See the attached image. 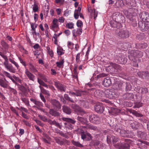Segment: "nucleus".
<instances>
[{
	"label": "nucleus",
	"instance_id": "1",
	"mask_svg": "<svg viewBox=\"0 0 149 149\" xmlns=\"http://www.w3.org/2000/svg\"><path fill=\"white\" fill-rule=\"evenodd\" d=\"M61 119L64 121L66 122L64 124L66 128L70 130L73 129L74 126L72 124H74L76 121L74 120L71 118L63 117Z\"/></svg>",
	"mask_w": 149,
	"mask_h": 149
},
{
	"label": "nucleus",
	"instance_id": "2",
	"mask_svg": "<svg viewBox=\"0 0 149 149\" xmlns=\"http://www.w3.org/2000/svg\"><path fill=\"white\" fill-rule=\"evenodd\" d=\"M130 55L128 57L129 59L134 61L136 58L141 57L143 55L142 53L138 50H131L130 51Z\"/></svg>",
	"mask_w": 149,
	"mask_h": 149
},
{
	"label": "nucleus",
	"instance_id": "3",
	"mask_svg": "<svg viewBox=\"0 0 149 149\" xmlns=\"http://www.w3.org/2000/svg\"><path fill=\"white\" fill-rule=\"evenodd\" d=\"M130 33L126 29H121L119 30L117 33L118 38L122 39L128 38L130 36Z\"/></svg>",
	"mask_w": 149,
	"mask_h": 149
},
{
	"label": "nucleus",
	"instance_id": "4",
	"mask_svg": "<svg viewBox=\"0 0 149 149\" xmlns=\"http://www.w3.org/2000/svg\"><path fill=\"white\" fill-rule=\"evenodd\" d=\"M125 141L127 143H122L121 142L118 143L114 145V146L119 149H129L130 147L129 143L130 140L127 139H125Z\"/></svg>",
	"mask_w": 149,
	"mask_h": 149
},
{
	"label": "nucleus",
	"instance_id": "5",
	"mask_svg": "<svg viewBox=\"0 0 149 149\" xmlns=\"http://www.w3.org/2000/svg\"><path fill=\"white\" fill-rule=\"evenodd\" d=\"M104 93L106 96L110 99H113L117 97V94L114 90L107 89L105 90Z\"/></svg>",
	"mask_w": 149,
	"mask_h": 149
},
{
	"label": "nucleus",
	"instance_id": "6",
	"mask_svg": "<svg viewBox=\"0 0 149 149\" xmlns=\"http://www.w3.org/2000/svg\"><path fill=\"white\" fill-rule=\"evenodd\" d=\"M90 146H93L96 149H102L103 148V143L97 140H93L90 143Z\"/></svg>",
	"mask_w": 149,
	"mask_h": 149
},
{
	"label": "nucleus",
	"instance_id": "7",
	"mask_svg": "<svg viewBox=\"0 0 149 149\" xmlns=\"http://www.w3.org/2000/svg\"><path fill=\"white\" fill-rule=\"evenodd\" d=\"M119 140V138L117 136L112 135L111 136H107V141L108 144L112 143L114 145L116 144V143Z\"/></svg>",
	"mask_w": 149,
	"mask_h": 149
},
{
	"label": "nucleus",
	"instance_id": "8",
	"mask_svg": "<svg viewBox=\"0 0 149 149\" xmlns=\"http://www.w3.org/2000/svg\"><path fill=\"white\" fill-rule=\"evenodd\" d=\"M89 116V120L91 123L96 124H98L100 123V118L97 115L91 114Z\"/></svg>",
	"mask_w": 149,
	"mask_h": 149
},
{
	"label": "nucleus",
	"instance_id": "9",
	"mask_svg": "<svg viewBox=\"0 0 149 149\" xmlns=\"http://www.w3.org/2000/svg\"><path fill=\"white\" fill-rule=\"evenodd\" d=\"M71 108L76 112H79L82 114L86 113V112L79 105L76 104H70Z\"/></svg>",
	"mask_w": 149,
	"mask_h": 149
},
{
	"label": "nucleus",
	"instance_id": "10",
	"mask_svg": "<svg viewBox=\"0 0 149 149\" xmlns=\"http://www.w3.org/2000/svg\"><path fill=\"white\" fill-rule=\"evenodd\" d=\"M61 138L60 137H56L54 138V140L57 143L60 145L69 144L70 142L69 141L65 139H63L62 140H61Z\"/></svg>",
	"mask_w": 149,
	"mask_h": 149
},
{
	"label": "nucleus",
	"instance_id": "11",
	"mask_svg": "<svg viewBox=\"0 0 149 149\" xmlns=\"http://www.w3.org/2000/svg\"><path fill=\"white\" fill-rule=\"evenodd\" d=\"M51 103L54 108L56 110H59L61 108V104L60 102L56 99H52Z\"/></svg>",
	"mask_w": 149,
	"mask_h": 149
},
{
	"label": "nucleus",
	"instance_id": "12",
	"mask_svg": "<svg viewBox=\"0 0 149 149\" xmlns=\"http://www.w3.org/2000/svg\"><path fill=\"white\" fill-rule=\"evenodd\" d=\"M138 76L142 79H149V72L148 71L139 72L137 73Z\"/></svg>",
	"mask_w": 149,
	"mask_h": 149
},
{
	"label": "nucleus",
	"instance_id": "13",
	"mask_svg": "<svg viewBox=\"0 0 149 149\" xmlns=\"http://www.w3.org/2000/svg\"><path fill=\"white\" fill-rule=\"evenodd\" d=\"M138 26L140 29L143 32L147 31L149 28L148 24H146L141 21L139 22Z\"/></svg>",
	"mask_w": 149,
	"mask_h": 149
},
{
	"label": "nucleus",
	"instance_id": "14",
	"mask_svg": "<svg viewBox=\"0 0 149 149\" xmlns=\"http://www.w3.org/2000/svg\"><path fill=\"white\" fill-rule=\"evenodd\" d=\"M140 18L143 21L149 22V14L146 12H143L140 15Z\"/></svg>",
	"mask_w": 149,
	"mask_h": 149
},
{
	"label": "nucleus",
	"instance_id": "15",
	"mask_svg": "<svg viewBox=\"0 0 149 149\" xmlns=\"http://www.w3.org/2000/svg\"><path fill=\"white\" fill-rule=\"evenodd\" d=\"M54 85L61 92H65L66 90V86L61 84L59 82L54 81Z\"/></svg>",
	"mask_w": 149,
	"mask_h": 149
},
{
	"label": "nucleus",
	"instance_id": "16",
	"mask_svg": "<svg viewBox=\"0 0 149 149\" xmlns=\"http://www.w3.org/2000/svg\"><path fill=\"white\" fill-rule=\"evenodd\" d=\"M116 58L118 60V62L121 64H124L127 61V58H125L124 56L121 55L116 56Z\"/></svg>",
	"mask_w": 149,
	"mask_h": 149
},
{
	"label": "nucleus",
	"instance_id": "17",
	"mask_svg": "<svg viewBox=\"0 0 149 149\" xmlns=\"http://www.w3.org/2000/svg\"><path fill=\"white\" fill-rule=\"evenodd\" d=\"M116 131L118 132L122 136L127 137L129 136L128 134L129 131L127 130L126 131L124 129L118 128L116 130Z\"/></svg>",
	"mask_w": 149,
	"mask_h": 149
},
{
	"label": "nucleus",
	"instance_id": "18",
	"mask_svg": "<svg viewBox=\"0 0 149 149\" xmlns=\"http://www.w3.org/2000/svg\"><path fill=\"white\" fill-rule=\"evenodd\" d=\"M95 109L98 113H101L103 112L104 107L101 104H96L95 106Z\"/></svg>",
	"mask_w": 149,
	"mask_h": 149
},
{
	"label": "nucleus",
	"instance_id": "19",
	"mask_svg": "<svg viewBox=\"0 0 149 149\" xmlns=\"http://www.w3.org/2000/svg\"><path fill=\"white\" fill-rule=\"evenodd\" d=\"M116 21L118 23V24L119 25V26H122L121 24L125 22V17L124 16L121 15L120 16H119V17H118V18H116Z\"/></svg>",
	"mask_w": 149,
	"mask_h": 149
},
{
	"label": "nucleus",
	"instance_id": "20",
	"mask_svg": "<svg viewBox=\"0 0 149 149\" xmlns=\"http://www.w3.org/2000/svg\"><path fill=\"white\" fill-rule=\"evenodd\" d=\"M123 97L126 100H132L134 98V95L132 93H127L123 95Z\"/></svg>",
	"mask_w": 149,
	"mask_h": 149
},
{
	"label": "nucleus",
	"instance_id": "21",
	"mask_svg": "<svg viewBox=\"0 0 149 149\" xmlns=\"http://www.w3.org/2000/svg\"><path fill=\"white\" fill-rule=\"evenodd\" d=\"M104 94V91L102 90H97L94 93V95L97 98H100L103 96Z\"/></svg>",
	"mask_w": 149,
	"mask_h": 149
},
{
	"label": "nucleus",
	"instance_id": "22",
	"mask_svg": "<svg viewBox=\"0 0 149 149\" xmlns=\"http://www.w3.org/2000/svg\"><path fill=\"white\" fill-rule=\"evenodd\" d=\"M103 85L106 87H108L111 84V79L107 77L105 78L103 81Z\"/></svg>",
	"mask_w": 149,
	"mask_h": 149
},
{
	"label": "nucleus",
	"instance_id": "23",
	"mask_svg": "<svg viewBox=\"0 0 149 149\" xmlns=\"http://www.w3.org/2000/svg\"><path fill=\"white\" fill-rule=\"evenodd\" d=\"M25 73L30 80L33 81H34L35 78V76L31 73L30 72V71H28L27 69H26Z\"/></svg>",
	"mask_w": 149,
	"mask_h": 149
},
{
	"label": "nucleus",
	"instance_id": "24",
	"mask_svg": "<svg viewBox=\"0 0 149 149\" xmlns=\"http://www.w3.org/2000/svg\"><path fill=\"white\" fill-rule=\"evenodd\" d=\"M49 113L51 115L55 117H59L61 114L59 112L53 109H50L49 110Z\"/></svg>",
	"mask_w": 149,
	"mask_h": 149
},
{
	"label": "nucleus",
	"instance_id": "25",
	"mask_svg": "<svg viewBox=\"0 0 149 149\" xmlns=\"http://www.w3.org/2000/svg\"><path fill=\"white\" fill-rule=\"evenodd\" d=\"M35 105H34L33 106L34 108H37L39 110H41L43 112L44 111V110L40 108L41 107L43 106V104L41 102L37 100L35 104Z\"/></svg>",
	"mask_w": 149,
	"mask_h": 149
},
{
	"label": "nucleus",
	"instance_id": "26",
	"mask_svg": "<svg viewBox=\"0 0 149 149\" xmlns=\"http://www.w3.org/2000/svg\"><path fill=\"white\" fill-rule=\"evenodd\" d=\"M62 110L64 112L68 115L70 114L72 112L71 109L69 107L65 105L62 106Z\"/></svg>",
	"mask_w": 149,
	"mask_h": 149
},
{
	"label": "nucleus",
	"instance_id": "27",
	"mask_svg": "<svg viewBox=\"0 0 149 149\" xmlns=\"http://www.w3.org/2000/svg\"><path fill=\"white\" fill-rule=\"evenodd\" d=\"M110 24L111 26L113 27L119 28L122 27L119 26V25L118 24V23L115 19V20H113L110 21Z\"/></svg>",
	"mask_w": 149,
	"mask_h": 149
},
{
	"label": "nucleus",
	"instance_id": "28",
	"mask_svg": "<svg viewBox=\"0 0 149 149\" xmlns=\"http://www.w3.org/2000/svg\"><path fill=\"white\" fill-rule=\"evenodd\" d=\"M84 127L86 128L87 129H89L92 130H97V127L95 126H94L93 125L90 124H86Z\"/></svg>",
	"mask_w": 149,
	"mask_h": 149
},
{
	"label": "nucleus",
	"instance_id": "29",
	"mask_svg": "<svg viewBox=\"0 0 149 149\" xmlns=\"http://www.w3.org/2000/svg\"><path fill=\"white\" fill-rule=\"evenodd\" d=\"M140 124L136 121H134L131 124V127L134 130H136L139 127Z\"/></svg>",
	"mask_w": 149,
	"mask_h": 149
},
{
	"label": "nucleus",
	"instance_id": "30",
	"mask_svg": "<svg viewBox=\"0 0 149 149\" xmlns=\"http://www.w3.org/2000/svg\"><path fill=\"white\" fill-rule=\"evenodd\" d=\"M58 20L57 19L54 18L53 19L52 25V29H54L56 28H58Z\"/></svg>",
	"mask_w": 149,
	"mask_h": 149
},
{
	"label": "nucleus",
	"instance_id": "31",
	"mask_svg": "<svg viewBox=\"0 0 149 149\" xmlns=\"http://www.w3.org/2000/svg\"><path fill=\"white\" fill-rule=\"evenodd\" d=\"M28 65L29 70L31 72L34 73H35L38 72V70L36 69V67H34L31 63H29L28 64Z\"/></svg>",
	"mask_w": 149,
	"mask_h": 149
},
{
	"label": "nucleus",
	"instance_id": "32",
	"mask_svg": "<svg viewBox=\"0 0 149 149\" xmlns=\"http://www.w3.org/2000/svg\"><path fill=\"white\" fill-rule=\"evenodd\" d=\"M137 135L139 137L143 139H146V134L143 132L140 131L137 132Z\"/></svg>",
	"mask_w": 149,
	"mask_h": 149
},
{
	"label": "nucleus",
	"instance_id": "33",
	"mask_svg": "<svg viewBox=\"0 0 149 149\" xmlns=\"http://www.w3.org/2000/svg\"><path fill=\"white\" fill-rule=\"evenodd\" d=\"M111 66L113 68L115 69L114 72H117V70H122V68L121 66L116 63H112Z\"/></svg>",
	"mask_w": 149,
	"mask_h": 149
},
{
	"label": "nucleus",
	"instance_id": "34",
	"mask_svg": "<svg viewBox=\"0 0 149 149\" xmlns=\"http://www.w3.org/2000/svg\"><path fill=\"white\" fill-rule=\"evenodd\" d=\"M82 32V29H78L77 31H76L75 29L72 30V33L73 36L76 37L77 35H80Z\"/></svg>",
	"mask_w": 149,
	"mask_h": 149
},
{
	"label": "nucleus",
	"instance_id": "35",
	"mask_svg": "<svg viewBox=\"0 0 149 149\" xmlns=\"http://www.w3.org/2000/svg\"><path fill=\"white\" fill-rule=\"evenodd\" d=\"M86 93L85 91H83L79 90L75 91L76 96H81L82 95H85Z\"/></svg>",
	"mask_w": 149,
	"mask_h": 149
},
{
	"label": "nucleus",
	"instance_id": "36",
	"mask_svg": "<svg viewBox=\"0 0 149 149\" xmlns=\"http://www.w3.org/2000/svg\"><path fill=\"white\" fill-rule=\"evenodd\" d=\"M39 87L40 88L41 91L42 93L48 96L50 95L49 91L45 89L43 87H41L40 85L39 86Z\"/></svg>",
	"mask_w": 149,
	"mask_h": 149
},
{
	"label": "nucleus",
	"instance_id": "37",
	"mask_svg": "<svg viewBox=\"0 0 149 149\" xmlns=\"http://www.w3.org/2000/svg\"><path fill=\"white\" fill-rule=\"evenodd\" d=\"M123 84L121 82L119 81L116 83L114 85V87L116 90L120 89L122 88Z\"/></svg>",
	"mask_w": 149,
	"mask_h": 149
},
{
	"label": "nucleus",
	"instance_id": "38",
	"mask_svg": "<svg viewBox=\"0 0 149 149\" xmlns=\"http://www.w3.org/2000/svg\"><path fill=\"white\" fill-rule=\"evenodd\" d=\"M71 141L72 144L77 147L80 148H82L84 147V146L78 141H75L74 140H72Z\"/></svg>",
	"mask_w": 149,
	"mask_h": 149
},
{
	"label": "nucleus",
	"instance_id": "39",
	"mask_svg": "<svg viewBox=\"0 0 149 149\" xmlns=\"http://www.w3.org/2000/svg\"><path fill=\"white\" fill-rule=\"evenodd\" d=\"M0 86L4 88H6L7 87V84L2 79H0Z\"/></svg>",
	"mask_w": 149,
	"mask_h": 149
},
{
	"label": "nucleus",
	"instance_id": "40",
	"mask_svg": "<svg viewBox=\"0 0 149 149\" xmlns=\"http://www.w3.org/2000/svg\"><path fill=\"white\" fill-rule=\"evenodd\" d=\"M139 92L143 94H144L148 92V90L146 88H143L141 87L139 89Z\"/></svg>",
	"mask_w": 149,
	"mask_h": 149
},
{
	"label": "nucleus",
	"instance_id": "41",
	"mask_svg": "<svg viewBox=\"0 0 149 149\" xmlns=\"http://www.w3.org/2000/svg\"><path fill=\"white\" fill-rule=\"evenodd\" d=\"M80 133L82 139L84 140L87 138L86 133L83 130H80Z\"/></svg>",
	"mask_w": 149,
	"mask_h": 149
},
{
	"label": "nucleus",
	"instance_id": "42",
	"mask_svg": "<svg viewBox=\"0 0 149 149\" xmlns=\"http://www.w3.org/2000/svg\"><path fill=\"white\" fill-rule=\"evenodd\" d=\"M21 99L26 106H30V105L29 103V101L28 99H26V98H24L22 97H21Z\"/></svg>",
	"mask_w": 149,
	"mask_h": 149
},
{
	"label": "nucleus",
	"instance_id": "43",
	"mask_svg": "<svg viewBox=\"0 0 149 149\" xmlns=\"http://www.w3.org/2000/svg\"><path fill=\"white\" fill-rule=\"evenodd\" d=\"M6 69L10 72L13 73H15L16 72L15 69L13 67L12 65H9V66Z\"/></svg>",
	"mask_w": 149,
	"mask_h": 149
},
{
	"label": "nucleus",
	"instance_id": "44",
	"mask_svg": "<svg viewBox=\"0 0 149 149\" xmlns=\"http://www.w3.org/2000/svg\"><path fill=\"white\" fill-rule=\"evenodd\" d=\"M125 90L129 91L131 90L132 88V85L129 82H126L125 84Z\"/></svg>",
	"mask_w": 149,
	"mask_h": 149
},
{
	"label": "nucleus",
	"instance_id": "45",
	"mask_svg": "<svg viewBox=\"0 0 149 149\" xmlns=\"http://www.w3.org/2000/svg\"><path fill=\"white\" fill-rule=\"evenodd\" d=\"M148 46V45L146 43H141L139 44V48L141 49H145Z\"/></svg>",
	"mask_w": 149,
	"mask_h": 149
},
{
	"label": "nucleus",
	"instance_id": "46",
	"mask_svg": "<svg viewBox=\"0 0 149 149\" xmlns=\"http://www.w3.org/2000/svg\"><path fill=\"white\" fill-rule=\"evenodd\" d=\"M64 63V59H62L59 62H57L56 64L58 68H61L62 65H63Z\"/></svg>",
	"mask_w": 149,
	"mask_h": 149
},
{
	"label": "nucleus",
	"instance_id": "47",
	"mask_svg": "<svg viewBox=\"0 0 149 149\" xmlns=\"http://www.w3.org/2000/svg\"><path fill=\"white\" fill-rule=\"evenodd\" d=\"M121 15L120 13L118 12H116L114 13L113 15V19L116 20V18H118V17L120 16Z\"/></svg>",
	"mask_w": 149,
	"mask_h": 149
},
{
	"label": "nucleus",
	"instance_id": "48",
	"mask_svg": "<svg viewBox=\"0 0 149 149\" xmlns=\"http://www.w3.org/2000/svg\"><path fill=\"white\" fill-rule=\"evenodd\" d=\"M58 132H56V133L59 134L63 137L66 138H68L69 137L68 136L66 133H64L62 131H61L60 130H58Z\"/></svg>",
	"mask_w": 149,
	"mask_h": 149
},
{
	"label": "nucleus",
	"instance_id": "49",
	"mask_svg": "<svg viewBox=\"0 0 149 149\" xmlns=\"http://www.w3.org/2000/svg\"><path fill=\"white\" fill-rule=\"evenodd\" d=\"M38 117L40 119L44 122H47L48 120V119L46 118V117L44 116L38 115Z\"/></svg>",
	"mask_w": 149,
	"mask_h": 149
},
{
	"label": "nucleus",
	"instance_id": "50",
	"mask_svg": "<svg viewBox=\"0 0 149 149\" xmlns=\"http://www.w3.org/2000/svg\"><path fill=\"white\" fill-rule=\"evenodd\" d=\"M18 88L21 91L23 92H25L26 89L24 86L21 85L19 84H17Z\"/></svg>",
	"mask_w": 149,
	"mask_h": 149
},
{
	"label": "nucleus",
	"instance_id": "51",
	"mask_svg": "<svg viewBox=\"0 0 149 149\" xmlns=\"http://www.w3.org/2000/svg\"><path fill=\"white\" fill-rule=\"evenodd\" d=\"M1 44L2 46L5 49H7L8 48V45L4 41H2L1 42Z\"/></svg>",
	"mask_w": 149,
	"mask_h": 149
},
{
	"label": "nucleus",
	"instance_id": "52",
	"mask_svg": "<svg viewBox=\"0 0 149 149\" xmlns=\"http://www.w3.org/2000/svg\"><path fill=\"white\" fill-rule=\"evenodd\" d=\"M140 121L142 122L147 123V128L148 130H149V122L148 121L145 119V118H141L139 119Z\"/></svg>",
	"mask_w": 149,
	"mask_h": 149
},
{
	"label": "nucleus",
	"instance_id": "53",
	"mask_svg": "<svg viewBox=\"0 0 149 149\" xmlns=\"http://www.w3.org/2000/svg\"><path fill=\"white\" fill-rule=\"evenodd\" d=\"M64 98H65L67 100L70 101L72 102H74V101L71 98H70L68 95L67 94H65L64 95Z\"/></svg>",
	"mask_w": 149,
	"mask_h": 149
},
{
	"label": "nucleus",
	"instance_id": "54",
	"mask_svg": "<svg viewBox=\"0 0 149 149\" xmlns=\"http://www.w3.org/2000/svg\"><path fill=\"white\" fill-rule=\"evenodd\" d=\"M132 114L136 117H141L143 116V115L141 113H138L136 111H133L132 112Z\"/></svg>",
	"mask_w": 149,
	"mask_h": 149
},
{
	"label": "nucleus",
	"instance_id": "55",
	"mask_svg": "<svg viewBox=\"0 0 149 149\" xmlns=\"http://www.w3.org/2000/svg\"><path fill=\"white\" fill-rule=\"evenodd\" d=\"M119 110L118 109L112 108L111 109V112L112 113V114H116L118 112Z\"/></svg>",
	"mask_w": 149,
	"mask_h": 149
},
{
	"label": "nucleus",
	"instance_id": "56",
	"mask_svg": "<svg viewBox=\"0 0 149 149\" xmlns=\"http://www.w3.org/2000/svg\"><path fill=\"white\" fill-rule=\"evenodd\" d=\"M108 74H105L104 73H102L101 74H99V75H97L96 77L98 79L100 78L101 77H107L108 76Z\"/></svg>",
	"mask_w": 149,
	"mask_h": 149
},
{
	"label": "nucleus",
	"instance_id": "57",
	"mask_svg": "<svg viewBox=\"0 0 149 149\" xmlns=\"http://www.w3.org/2000/svg\"><path fill=\"white\" fill-rule=\"evenodd\" d=\"M10 61L15 66L17 67V69H18L19 67V65L14 60H13L11 58L9 59Z\"/></svg>",
	"mask_w": 149,
	"mask_h": 149
},
{
	"label": "nucleus",
	"instance_id": "58",
	"mask_svg": "<svg viewBox=\"0 0 149 149\" xmlns=\"http://www.w3.org/2000/svg\"><path fill=\"white\" fill-rule=\"evenodd\" d=\"M10 91L14 95L17 94V92L16 90L14 88L10 87L9 88Z\"/></svg>",
	"mask_w": 149,
	"mask_h": 149
},
{
	"label": "nucleus",
	"instance_id": "59",
	"mask_svg": "<svg viewBox=\"0 0 149 149\" xmlns=\"http://www.w3.org/2000/svg\"><path fill=\"white\" fill-rule=\"evenodd\" d=\"M74 24L72 23H69L66 24V26L68 28L72 29L74 28Z\"/></svg>",
	"mask_w": 149,
	"mask_h": 149
},
{
	"label": "nucleus",
	"instance_id": "60",
	"mask_svg": "<svg viewBox=\"0 0 149 149\" xmlns=\"http://www.w3.org/2000/svg\"><path fill=\"white\" fill-rule=\"evenodd\" d=\"M77 119L83 124L84 123L85 121V119L84 118L79 116H78Z\"/></svg>",
	"mask_w": 149,
	"mask_h": 149
},
{
	"label": "nucleus",
	"instance_id": "61",
	"mask_svg": "<svg viewBox=\"0 0 149 149\" xmlns=\"http://www.w3.org/2000/svg\"><path fill=\"white\" fill-rule=\"evenodd\" d=\"M77 25L78 27H81L83 26V23L80 20H78L77 22Z\"/></svg>",
	"mask_w": 149,
	"mask_h": 149
},
{
	"label": "nucleus",
	"instance_id": "62",
	"mask_svg": "<svg viewBox=\"0 0 149 149\" xmlns=\"http://www.w3.org/2000/svg\"><path fill=\"white\" fill-rule=\"evenodd\" d=\"M63 49L61 48H57V53L58 55H61L64 54V53L63 52Z\"/></svg>",
	"mask_w": 149,
	"mask_h": 149
},
{
	"label": "nucleus",
	"instance_id": "63",
	"mask_svg": "<svg viewBox=\"0 0 149 149\" xmlns=\"http://www.w3.org/2000/svg\"><path fill=\"white\" fill-rule=\"evenodd\" d=\"M31 27L33 31L36 30V28L37 27V25L35 23H31Z\"/></svg>",
	"mask_w": 149,
	"mask_h": 149
},
{
	"label": "nucleus",
	"instance_id": "64",
	"mask_svg": "<svg viewBox=\"0 0 149 149\" xmlns=\"http://www.w3.org/2000/svg\"><path fill=\"white\" fill-rule=\"evenodd\" d=\"M38 6L35 4L34 5V6L33 7V10L34 12H36L38 11Z\"/></svg>",
	"mask_w": 149,
	"mask_h": 149
}]
</instances>
